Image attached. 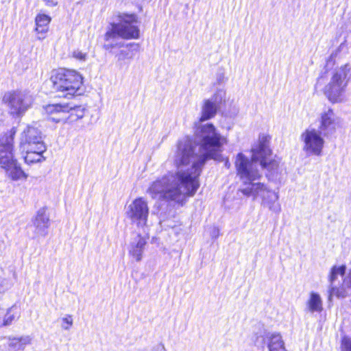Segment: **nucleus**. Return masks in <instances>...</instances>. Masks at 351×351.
<instances>
[{
  "instance_id": "ddd939ff",
  "label": "nucleus",
  "mask_w": 351,
  "mask_h": 351,
  "mask_svg": "<svg viewBox=\"0 0 351 351\" xmlns=\"http://www.w3.org/2000/svg\"><path fill=\"white\" fill-rule=\"evenodd\" d=\"M319 130L324 136L333 134L341 125V119L330 108H325L318 118Z\"/></svg>"
},
{
  "instance_id": "cd10ccee",
  "label": "nucleus",
  "mask_w": 351,
  "mask_h": 351,
  "mask_svg": "<svg viewBox=\"0 0 351 351\" xmlns=\"http://www.w3.org/2000/svg\"><path fill=\"white\" fill-rule=\"evenodd\" d=\"M121 45H119L118 44H112V43H110V44H106L104 45V48L107 50L108 49H113L114 47H120Z\"/></svg>"
},
{
  "instance_id": "6e6552de",
  "label": "nucleus",
  "mask_w": 351,
  "mask_h": 351,
  "mask_svg": "<svg viewBox=\"0 0 351 351\" xmlns=\"http://www.w3.org/2000/svg\"><path fill=\"white\" fill-rule=\"evenodd\" d=\"M45 112L51 115V120L56 123H72L84 117L86 108L82 106L71 107L68 104H48L45 106Z\"/></svg>"
},
{
  "instance_id": "412c9836",
  "label": "nucleus",
  "mask_w": 351,
  "mask_h": 351,
  "mask_svg": "<svg viewBox=\"0 0 351 351\" xmlns=\"http://www.w3.org/2000/svg\"><path fill=\"white\" fill-rule=\"evenodd\" d=\"M306 308L311 313H320L323 310V302L320 295L315 292H311L306 302Z\"/></svg>"
},
{
  "instance_id": "a878e982",
  "label": "nucleus",
  "mask_w": 351,
  "mask_h": 351,
  "mask_svg": "<svg viewBox=\"0 0 351 351\" xmlns=\"http://www.w3.org/2000/svg\"><path fill=\"white\" fill-rule=\"evenodd\" d=\"M116 57L119 62H123L126 59H132V56L130 54V51L128 50H121L117 55Z\"/></svg>"
},
{
  "instance_id": "4468645a",
  "label": "nucleus",
  "mask_w": 351,
  "mask_h": 351,
  "mask_svg": "<svg viewBox=\"0 0 351 351\" xmlns=\"http://www.w3.org/2000/svg\"><path fill=\"white\" fill-rule=\"evenodd\" d=\"M16 133L12 128L10 134L0 138V167L3 169L16 160L14 155V136Z\"/></svg>"
},
{
  "instance_id": "dca6fc26",
  "label": "nucleus",
  "mask_w": 351,
  "mask_h": 351,
  "mask_svg": "<svg viewBox=\"0 0 351 351\" xmlns=\"http://www.w3.org/2000/svg\"><path fill=\"white\" fill-rule=\"evenodd\" d=\"M36 234L45 236L50 225L49 216L45 208L39 209L33 220Z\"/></svg>"
},
{
  "instance_id": "4be33fe9",
  "label": "nucleus",
  "mask_w": 351,
  "mask_h": 351,
  "mask_svg": "<svg viewBox=\"0 0 351 351\" xmlns=\"http://www.w3.org/2000/svg\"><path fill=\"white\" fill-rule=\"evenodd\" d=\"M19 317L20 314L17 308L15 306H12L7 310L3 319L2 325L3 326H10L14 320L19 319Z\"/></svg>"
},
{
  "instance_id": "2f4dec72",
  "label": "nucleus",
  "mask_w": 351,
  "mask_h": 351,
  "mask_svg": "<svg viewBox=\"0 0 351 351\" xmlns=\"http://www.w3.org/2000/svg\"><path fill=\"white\" fill-rule=\"evenodd\" d=\"M230 165L229 162L227 160V161L226 162V166L227 167H230Z\"/></svg>"
},
{
  "instance_id": "bb28decb",
  "label": "nucleus",
  "mask_w": 351,
  "mask_h": 351,
  "mask_svg": "<svg viewBox=\"0 0 351 351\" xmlns=\"http://www.w3.org/2000/svg\"><path fill=\"white\" fill-rule=\"evenodd\" d=\"M219 230L217 228H213L212 232H211L212 237L217 238L219 237Z\"/></svg>"
},
{
  "instance_id": "2eb2a0df",
  "label": "nucleus",
  "mask_w": 351,
  "mask_h": 351,
  "mask_svg": "<svg viewBox=\"0 0 351 351\" xmlns=\"http://www.w3.org/2000/svg\"><path fill=\"white\" fill-rule=\"evenodd\" d=\"M147 244V238L141 234L136 235L128 247L129 255L136 262L143 259L144 250Z\"/></svg>"
},
{
  "instance_id": "0eeeda50",
  "label": "nucleus",
  "mask_w": 351,
  "mask_h": 351,
  "mask_svg": "<svg viewBox=\"0 0 351 351\" xmlns=\"http://www.w3.org/2000/svg\"><path fill=\"white\" fill-rule=\"evenodd\" d=\"M119 21L112 24V27L105 34L106 41H110L117 37L123 39H137L140 31L136 26L137 17L134 14L122 13L118 15Z\"/></svg>"
},
{
  "instance_id": "423d86ee",
  "label": "nucleus",
  "mask_w": 351,
  "mask_h": 351,
  "mask_svg": "<svg viewBox=\"0 0 351 351\" xmlns=\"http://www.w3.org/2000/svg\"><path fill=\"white\" fill-rule=\"evenodd\" d=\"M49 81L54 91L64 97H72L82 93L83 77L75 70L63 68L53 70Z\"/></svg>"
},
{
  "instance_id": "c85d7f7f",
  "label": "nucleus",
  "mask_w": 351,
  "mask_h": 351,
  "mask_svg": "<svg viewBox=\"0 0 351 351\" xmlns=\"http://www.w3.org/2000/svg\"><path fill=\"white\" fill-rule=\"evenodd\" d=\"M48 6H54L57 5L58 2L56 0H44Z\"/></svg>"
},
{
  "instance_id": "c756f323",
  "label": "nucleus",
  "mask_w": 351,
  "mask_h": 351,
  "mask_svg": "<svg viewBox=\"0 0 351 351\" xmlns=\"http://www.w3.org/2000/svg\"><path fill=\"white\" fill-rule=\"evenodd\" d=\"M152 351H166L163 346L159 345L156 346Z\"/></svg>"
},
{
  "instance_id": "f3484780",
  "label": "nucleus",
  "mask_w": 351,
  "mask_h": 351,
  "mask_svg": "<svg viewBox=\"0 0 351 351\" xmlns=\"http://www.w3.org/2000/svg\"><path fill=\"white\" fill-rule=\"evenodd\" d=\"M3 169L5 171L6 176L13 181L25 180L28 177V175L22 169L17 160H15Z\"/></svg>"
},
{
  "instance_id": "f8f14e48",
  "label": "nucleus",
  "mask_w": 351,
  "mask_h": 351,
  "mask_svg": "<svg viewBox=\"0 0 351 351\" xmlns=\"http://www.w3.org/2000/svg\"><path fill=\"white\" fill-rule=\"evenodd\" d=\"M3 99L8 103L10 112L17 116L23 114L32 105L33 97L25 92H12L5 95Z\"/></svg>"
},
{
  "instance_id": "5701e85b",
  "label": "nucleus",
  "mask_w": 351,
  "mask_h": 351,
  "mask_svg": "<svg viewBox=\"0 0 351 351\" xmlns=\"http://www.w3.org/2000/svg\"><path fill=\"white\" fill-rule=\"evenodd\" d=\"M61 328L64 330H69L72 327L73 324V316L71 315H66L61 318Z\"/></svg>"
},
{
  "instance_id": "f257e3e1",
  "label": "nucleus",
  "mask_w": 351,
  "mask_h": 351,
  "mask_svg": "<svg viewBox=\"0 0 351 351\" xmlns=\"http://www.w3.org/2000/svg\"><path fill=\"white\" fill-rule=\"evenodd\" d=\"M222 92L204 99L199 119L194 123L193 137L179 139L169 156L176 172H169L153 181L147 193L153 199L182 204L187 196H193L199 186L198 178L206 161L219 160L227 138L210 123L222 101Z\"/></svg>"
},
{
  "instance_id": "39448f33",
  "label": "nucleus",
  "mask_w": 351,
  "mask_h": 351,
  "mask_svg": "<svg viewBox=\"0 0 351 351\" xmlns=\"http://www.w3.org/2000/svg\"><path fill=\"white\" fill-rule=\"evenodd\" d=\"M19 146L25 153L24 160L27 165L43 162L46 160L43 154L47 147L38 128L27 126L21 134Z\"/></svg>"
},
{
  "instance_id": "6ab92c4d",
  "label": "nucleus",
  "mask_w": 351,
  "mask_h": 351,
  "mask_svg": "<svg viewBox=\"0 0 351 351\" xmlns=\"http://www.w3.org/2000/svg\"><path fill=\"white\" fill-rule=\"evenodd\" d=\"M32 342V338L28 336L9 337L7 339V346L10 351L23 350Z\"/></svg>"
},
{
  "instance_id": "393cba45",
  "label": "nucleus",
  "mask_w": 351,
  "mask_h": 351,
  "mask_svg": "<svg viewBox=\"0 0 351 351\" xmlns=\"http://www.w3.org/2000/svg\"><path fill=\"white\" fill-rule=\"evenodd\" d=\"M72 57L80 62H85L87 59V53L79 49H76L72 52Z\"/></svg>"
},
{
  "instance_id": "20e7f679",
  "label": "nucleus",
  "mask_w": 351,
  "mask_h": 351,
  "mask_svg": "<svg viewBox=\"0 0 351 351\" xmlns=\"http://www.w3.org/2000/svg\"><path fill=\"white\" fill-rule=\"evenodd\" d=\"M269 137L262 136L259 138L258 145L252 149V157L249 162L256 165L259 171L258 167L267 170L266 176L271 181H280L285 170L280 163L279 158L275 156L269 159L271 152L269 149Z\"/></svg>"
},
{
  "instance_id": "7c9ffc66",
  "label": "nucleus",
  "mask_w": 351,
  "mask_h": 351,
  "mask_svg": "<svg viewBox=\"0 0 351 351\" xmlns=\"http://www.w3.org/2000/svg\"><path fill=\"white\" fill-rule=\"evenodd\" d=\"M2 121H3V112L0 110V122H1Z\"/></svg>"
},
{
  "instance_id": "f03ea898",
  "label": "nucleus",
  "mask_w": 351,
  "mask_h": 351,
  "mask_svg": "<svg viewBox=\"0 0 351 351\" xmlns=\"http://www.w3.org/2000/svg\"><path fill=\"white\" fill-rule=\"evenodd\" d=\"M234 166L237 176L242 181L244 186L241 192L246 196H252L254 199H261V206L267 208L272 213L278 214L281 211L278 192L269 189L264 183L255 181L261 177V173L256 168V165L249 162V158L243 153L237 155Z\"/></svg>"
},
{
  "instance_id": "1a4fd4ad",
  "label": "nucleus",
  "mask_w": 351,
  "mask_h": 351,
  "mask_svg": "<svg viewBox=\"0 0 351 351\" xmlns=\"http://www.w3.org/2000/svg\"><path fill=\"white\" fill-rule=\"evenodd\" d=\"M345 271V265H335L332 267L328 276L330 287L328 289V300L329 302H332L333 296L338 298H344L351 294V270L349 271L343 278L341 287H337L335 285V280H337L339 277H342Z\"/></svg>"
},
{
  "instance_id": "9d476101",
  "label": "nucleus",
  "mask_w": 351,
  "mask_h": 351,
  "mask_svg": "<svg viewBox=\"0 0 351 351\" xmlns=\"http://www.w3.org/2000/svg\"><path fill=\"white\" fill-rule=\"evenodd\" d=\"M322 132L314 128L306 129L300 135L302 150L308 156H319L323 153L325 141Z\"/></svg>"
},
{
  "instance_id": "aec40b11",
  "label": "nucleus",
  "mask_w": 351,
  "mask_h": 351,
  "mask_svg": "<svg viewBox=\"0 0 351 351\" xmlns=\"http://www.w3.org/2000/svg\"><path fill=\"white\" fill-rule=\"evenodd\" d=\"M266 339L269 351H287L284 341L279 333H269Z\"/></svg>"
},
{
  "instance_id": "7ed1b4c3",
  "label": "nucleus",
  "mask_w": 351,
  "mask_h": 351,
  "mask_svg": "<svg viewBox=\"0 0 351 351\" xmlns=\"http://www.w3.org/2000/svg\"><path fill=\"white\" fill-rule=\"evenodd\" d=\"M351 66L346 63L334 69L329 75V80L325 84V77L322 75L317 80L315 88H321L327 99L332 104L345 100V92L350 80Z\"/></svg>"
},
{
  "instance_id": "9b49d317",
  "label": "nucleus",
  "mask_w": 351,
  "mask_h": 351,
  "mask_svg": "<svg viewBox=\"0 0 351 351\" xmlns=\"http://www.w3.org/2000/svg\"><path fill=\"white\" fill-rule=\"evenodd\" d=\"M149 213V209L147 200L143 197H138L128 205L126 215L132 223L145 232L147 228Z\"/></svg>"
},
{
  "instance_id": "b1692460",
  "label": "nucleus",
  "mask_w": 351,
  "mask_h": 351,
  "mask_svg": "<svg viewBox=\"0 0 351 351\" xmlns=\"http://www.w3.org/2000/svg\"><path fill=\"white\" fill-rule=\"evenodd\" d=\"M341 351H351V337L344 336L341 341Z\"/></svg>"
},
{
  "instance_id": "a211bd4d",
  "label": "nucleus",
  "mask_w": 351,
  "mask_h": 351,
  "mask_svg": "<svg viewBox=\"0 0 351 351\" xmlns=\"http://www.w3.org/2000/svg\"><path fill=\"white\" fill-rule=\"evenodd\" d=\"M51 17L45 14H38L36 16L35 31L38 34V39L43 40L49 30V25L51 22Z\"/></svg>"
}]
</instances>
